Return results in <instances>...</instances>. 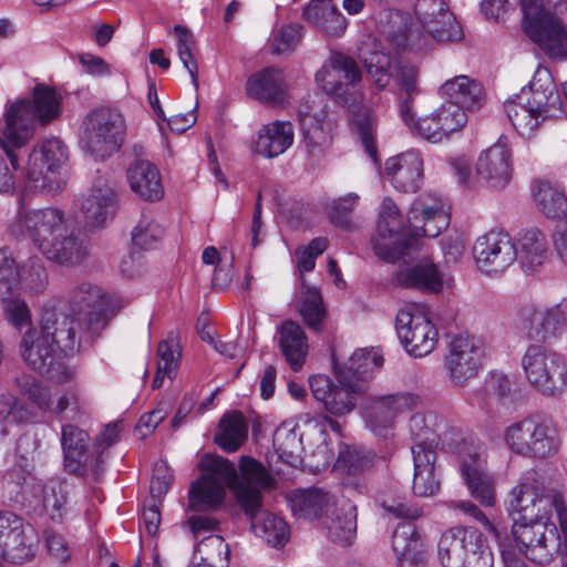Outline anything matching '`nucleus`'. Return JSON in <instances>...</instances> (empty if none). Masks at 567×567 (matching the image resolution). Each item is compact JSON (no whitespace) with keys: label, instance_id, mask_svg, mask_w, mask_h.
Wrapping results in <instances>:
<instances>
[{"label":"nucleus","instance_id":"58836bf2","mask_svg":"<svg viewBox=\"0 0 567 567\" xmlns=\"http://www.w3.org/2000/svg\"><path fill=\"white\" fill-rule=\"evenodd\" d=\"M284 75L280 69L267 66L251 74L245 86L248 97L276 106L284 101Z\"/></svg>","mask_w":567,"mask_h":567},{"label":"nucleus","instance_id":"0e129e2a","mask_svg":"<svg viewBox=\"0 0 567 567\" xmlns=\"http://www.w3.org/2000/svg\"><path fill=\"white\" fill-rule=\"evenodd\" d=\"M328 248L326 238L312 239L307 246L299 247L295 252L293 261L299 271V284L305 279V274L311 271L316 266V258Z\"/></svg>","mask_w":567,"mask_h":567},{"label":"nucleus","instance_id":"7c9ffc66","mask_svg":"<svg viewBox=\"0 0 567 567\" xmlns=\"http://www.w3.org/2000/svg\"><path fill=\"white\" fill-rule=\"evenodd\" d=\"M511 495L565 496L567 495V473L551 466L529 468L522 473Z\"/></svg>","mask_w":567,"mask_h":567},{"label":"nucleus","instance_id":"c85d7f7f","mask_svg":"<svg viewBox=\"0 0 567 567\" xmlns=\"http://www.w3.org/2000/svg\"><path fill=\"white\" fill-rule=\"evenodd\" d=\"M421 404L419 394L411 391H400L374 399L372 405L364 412L367 426L378 436H382L394 424L395 419Z\"/></svg>","mask_w":567,"mask_h":567},{"label":"nucleus","instance_id":"69168bd1","mask_svg":"<svg viewBox=\"0 0 567 567\" xmlns=\"http://www.w3.org/2000/svg\"><path fill=\"white\" fill-rule=\"evenodd\" d=\"M332 460V456L328 454L327 444H321L318 446L315 454L309 457H302L299 454H296L293 451H286V465L298 468L300 467L302 471L309 472H319L322 468L327 467Z\"/></svg>","mask_w":567,"mask_h":567},{"label":"nucleus","instance_id":"5701e85b","mask_svg":"<svg viewBox=\"0 0 567 567\" xmlns=\"http://www.w3.org/2000/svg\"><path fill=\"white\" fill-rule=\"evenodd\" d=\"M460 473L472 496H495L496 481L486 470V446L477 439L463 440L458 445Z\"/></svg>","mask_w":567,"mask_h":567},{"label":"nucleus","instance_id":"b1692460","mask_svg":"<svg viewBox=\"0 0 567 567\" xmlns=\"http://www.w3.org/2000/svg\"><path fill=\"white\" fill-rule=\"evenodd\" d=\"M89 443L87 433L80 427L73 424L62 427L61 444L65 470L79 476L91 474L97 481L104 472V460L102 454H90Z\"/></svg>","mask_w":567,"mask_h":567},{"label":"nucleus","instance_id":"de8ad7c7","mask_svg":"<svg viewBox=\"0 0 567 567\" xmlns=\"http://www.w3.org/2000/svg\"><path fill=\"white\" fill-rule=\"evenodd\" d=\"M411 97H406L400 105V116L413 134L431 143H440L446 140L434 113L415 118Z\"/></svg>","mask_w":567,"mask_h":567},{"label":"nucleus","instance_id":"ea45409f","mask_svg":"<svg viewBox=\"0 0 567 567\" xmlns=\"http://www.w3.org/2000/svg\"><path fill=\"white\" fill-rule=\"evenodd\" d=\"M292 306L310 330L315 332L324 330L328 312L317 287L308 285L306 279H302Z\"/></svg>","mask_w":567,"mask_h":567},{"label":"nucleus","instance_id":"3c124183","mask_svg":"<svg viewBox=\"0 0 567 567\" xmlns=\"http://www.w3.org/2000/svg\"><path fill=\"white\" fill-rule=\"evenodd\" d=\"M420 536L412 524H400L392 535V549L396 558L417 563L422 558Z\"/></svg>","mask_w":567,"mask_h":567},{"label":"nucleus","instance_id":"338daca9","mask_svg":"<svg viewBox=\"0 0 567 567\" xmlns=\"http://www.w3.org/2000/svg\"><path fill=\"white\" fill-rule=\"evenodd\" d=\"M380 506L395 518L416 519L423 515V507L413 498H382Z\"/></svg>","mask_w":567,"mask_h":567},{"label":"nucleus","instance_id":"a211bd4d","mask_svg":"<svg viewBox=\"0 0 567 567\" xmlns=\"http://www.w3.org/2000/svg\"><path fill=\"white\" fill-rule=\"evenodd\" d=\"M39 534L24 519L10 511H0V566L20 564L35 555Z\"/></svg>","mask_w":567,"mask_h":567},{"label":"nucleus","instance_id":"39448f33","mask_svg":"<svg viewBox=\"0 0 567 567\" xmlns=\"http://www.w3.org/2000/svg\"><path fill=\"white\" fill-rule=\"evenodd\" d=\"M199 467L203 475L193 482L188 496H225L226 488L235 496H260L275 485L268 470L250 456L240 457L239 472L229 460L214 454H206Z\"/></svg>","mask_w":567,"mask_h":567},{"label":"nucleus","instance_id":"8fccbe9b","mask_svg":"<svg viewBox=\"0 0 567 567\" xmlns=\"http://www.w3.org/2000/svg\"><path fill=\"white\" fill-rule=\"evenodd\" d=\"M382 365L383 357L381 353L375 350L360 349L351 355L343 368L336 367V372L350 375L352 380H358L363 384V381L371 378Z\"/></svg>","mask_w":567,"mask_h":567},{"label":"nucleus","instance_id":"bf43d9fd","mask_svg":"<svg viewBox=\"0 0 567 567\" xmlns=\"http://www.w3.org/2000/svg\"><path fill=\"white\" fill-rule=\"evenodd\" d=\"M28 416L27 408L14 395L0 394V439L9 434L10 424L23 422Z\"/></svg>","mask_w":567,"mask_h":567},{"label":"nucleus","instance_id":"9b49d317","mask_svg":"<svg viewBox=\"0 0 567 567\" xmlns=\"http://www.w3.org/2000/svg\"><path fill=\"white\" fill-rule=\"evenodd\" d=\"M524 375L534 391L560 399L567 390V358L539 343H530L520 360Z\"/></svg>","mask_w":567,"mask_h":567},{"label":"nucleus","instance_id":"09e8293b","mask_svg":"<svg viewBox=\"0 0 567 567\" xmlns=\"http://www.w3.org/2000/svg\"><path fill=\"white\" fill-rule=\"evenodd\" d=\"M248 426L241 413L225 414L219 421L215 442L227 453L236 452L247 439Z\"/></svg>","mask_w":567,"mask_h":567},{"label":"nucleus","instance_id":"412c9836","mask_svg":"<svg viewBox=\"0 0 567 567\" xmlns=\"http://www.w3.org/2000/svg\"><path fill=\"white\" fill-rule=\"evenodd\" d=\"M337 373L334 383L327 375H315L309 384L315 399L322 403L324 410L334 416H343L351 413L357 406V400L364 391V385L352 380L350 375Z\"/></svg>","mask_w":567,"mask_h":567},{"label":"nucleus","instance_id":"e2e57ef3","mask_svg":"<svg viewBox=\"0 0 567 567\" xmlns=\"http://www.w3.org/2000/svg\"><path fill=\"white\" fill-rule=\"evenodd\" d=\"M164 228L155 221L151 214H143L138 224L132 231V241L135 246L150 249L162 238Z\"/></svg>","mask_w":567,"mask_h":567},{"label":"nucleus","instance_id":"052dcab7","mask_svg":"<svg viewBox=\"0 0 567 567\" xmlns=\"http://www.w3.org/2000/svg\"><path fill=\"white\" fill-rule=\"evenodd\" d=\"M31 515L35 518L61 523L69 513L66 498H29Z\"/></svg>","mask_w":567,"mask_h":567},{"label":"nucleus","instance_id":"4d7b16f0","mask_svg":"<svg viewBox=\"0 0 567 567\" xmlns=\"http://www.w3.org/2000/svg\"><path fill=\"white\" fill-rule=\"evenodd\" d=\"M378 460L371 451H361L357 447L344 445L339 451L336 468L349 474L363 472L372 467Z\"/></svg>","mask_w":567,"mask_h":567},{"label":"nucleus","instance_id":"473e14b6","mask_svg":"<svg viewBox=\"0 0 567 567\" xmlns=\"http://www.w3.org/2000/svg\"><path fill=\"white\" fill-rule=\"evenodd\" d=\"M384 176L398 190L416 192L423 182V157L416 150H409L390 157L384 164Z\"/></svg>","mask_w":567,"mask_h":567},{"label":"nucleus","instance_id":"c9c22d12","mask_svg":"<svg viewBox=\"0 0 567 567\" xmlns=\"http://www.w3.org/2000/svg\"><path fill=\"white\" fill-rule=\"evenodd\" d=\"M240 509L251 520V529L269 546L279 547L284 537V519L261 511V498H236Z\"/></svg>","mask_w":567,"mask_h":567},{"label":"nucleus","instance_id":"c03bdc74","mask_svg":"<svg viewBox=\"0 0 567 567\" xmlns=\"http://www.w3.org/2000/svg\"><path fill=\"white\" fill-rule=\"evenodd\" d=\"M132 190L145 200H158L164 190L157 168L148 161H135L127 169Z\"/></svg>","mask_w":567,"mask_h":567},{"label":"nucleus","instance_id":"7ed1b4c3","mask_svg":"<svg viewBox=\"0 0 567 567\" xmlns=\"http://www.w3.org/2000/svg\"><path fill=\"white\" fill-rule=\"evenodd\" d=\"M9 229L17 237H29L49 260L61 265L76 264L86 254L72 223L56 207L30 209L20 205Z\"/></svg>","mask_w":567,"mask_h":567},{"label":"nucleus","instance_id":"a878e982","mask_svg":"<svg viewBox=\"0 0 567 567\" xmlns=\"http://www.w3.org/2000/svg\"><path fill=\"white\" fill-rule=\"evenodd\" d=\"M484 343L474 336H458L450 343L445 359L449 377L454 385L464 386L482 368Z\"/></svg>","mask_w":567,"mask_h":567},{"label":"nucleus","instance_id":"20e7f679","mask_svg":"<svg viewBox=\"0 0 567 567\" xmlns=\"http://www.w3.org/2000/svg\"><path fill=\"white\" fill-rule=\"evenodd\" d=\"M386 18L390 27L383 32L396 52L410 44L422 49L429 39L447 42L463 38L462 28L444 0H416L409 25L401 11H389Z\"/></svg>","mask_w":567,"mask_h":567},{"label":"nucleus","instance_id":"a18cd8bd","mask_svg":"<svg viewBox=\"0 0 567 567\" xmlns=\"http://www.w3.org/2000/svg\"><path fill=\"white\" fill-rule=\"evenodd\" d=\"M533 196L538 212L548 219L558 220L567 217V198L553 183L544 179L536 181Z\"/></svg>","mask_w":567,"mask_h":567},{"label":"nucleus","instance_id":"79ce46f5","mask_svg":"<svg viewBox=\"0 0 567 567\" xmlns=\"http://www.w3.org/2000/svg\"><path fill=\"white\" fill-rule=\"evenodd\" d=\"M302 17L330 37H341L348 27V19L332 0L310 1L305 7Z\"/></svg>","mask_w":567,"mask_h":567},{"label":"nucleus","instance_id":"c756f323","mask_svg":"<svg viewBox=\"0 0 567 567\" xmlns=\"http://www.w3.org/2000/svg\"><path fill=\"white\" fill-rule=\"evenodd\" d=\"M519 99L533 105L536 114L543 121L559 118L566 111L565 102L561 100L557 85L546 70L538 71L528 87L520 90Z\"/></svg>","mask_w":567,"mask_h":567},{"label":"nucleus","instance_id":"2eb2a0df","mask_svg":"<svg viewBox=\"0 0 567 567\" xmlns=\"http://www.w3.org/2000/svg\"><path fill=\"white\" fill-rule=\"evenodd\" d=\"M516 329L528 340L550 342L567 331V297L551 305L529 303L517 311Z\"/></svg>","mask_w":567,"mask_h":567},{"label":"nucleus","instance_id":"1a4fd4ad","mask_svg":"<svg viewBox=\"0 0 567 567\" xmlns=\"http://www.w3.org/2000/svg\"><path fill=\"white\" fill-rule=\"evenodd\" d=\"M503 437L513 454L530 460L554 457L563 445L559 425L551 417L537 414L508 425Z\"/></svg>","mask_w":567,"mask_h":567},{"label":"nucleus","instance_id":"4468645a","mask_svg":"<svg viewBox=\"0 0 567 567\" xmlns=\"http://www.w3.org/2000/svg\"><path fill=\"white\" fill-rule=\"evenodd\" d=\"M124 132L125 121L117 110L95 109L83 122L80 144L86 153L104 159L121 147Z\"/></svg>","mask_w":567,"mask_h":567},{"label":"nucleus","instance_id":"ddd939ff","mask_svg":"<svg viewBox=\"0 0 567 567\" xmlns=\"http://www.w3.org/2000/svg\"><path fill=\"white\" fill-rule=\"evenodd\" d=\"M437 557L443 567H493V554L475 528L454 526L442 533Z\"/></svg>","mask_w":567,"mask_h":567},{"label":"nucleus","instance_id":"37998d69","mask_svg":"<svg viewBox=\"0 0 567 567\" xmlns=\"http://www.w3.org/2000/svg\"><path fill=\"white\" fill-rule=\"evenodd\" d=\"M224 505V498H188L186 523L195 537L213 533L219 520L214 514Z\"/></svg>","mask_w":567,"mask_h":567},{"label":"nucleus","instance_id":"2f4dec72","mask_svg":"<svg viewBox=\"0 0 567 567\" xmlns=\"http://www.w3.org/2000/svg\"><path fill=\"white\" fill-rule=\"evenodd\" d=\"M512 151L507 140L501 137L495 144L481 153L476 163L480 181L491 188H504L512 178Z\"/></svg>","mask_w":567,"mask_h":567},{"label":"nucleus","instance_id":"5fc2aeb1","mask_svg":"<svg viewBox=\"0 0 567 567\" xmlns=\"http://www.w3.org/2000/svg\"><path fill=\"white\" fill-rule=\"evenodd\" d=\"M254 151L268 158L284 153V122L275 121L259 131Z\"/></svg>","mask_w":567,"mask_h":567},{"label":"nucleus","instance_id":"49530a36","mask_svg":"<svg viewBox=\"0 0 567 567\" xmlns=\"http://www.w3.org/2000/svg\"><path fill=\"white\" fill-rule=\"evenodd\" d=\"M504 110L516 132L525 137H530L544 122L533 105L519 99V93L505 102Z\"/></svg>","mask_w":567,"mask_h":567},{"label":"nucleus","instance_id":"a19ab883","mask_svg":"<svg viewBox=\"0 0 567 567\" xmlns=\"http://www.w3.org/2000/svg\"><path fill=\"white\" fill-rule=\"evenodd\" d=\"M440 94L447 102L460 105L464 112L481 109L485 101L482 84L467 75H457L445 81L440 87Z\"/></svg>","mask_w":567,"mask_h":567},{"label":"nucleus","instance_id":"f03ea898","mask_svg":"<svg viewBox=\"0 0 567 567\" xmlns=\"http://www.w3.org/2000/svg\"><path fill=\"white\" fill-rule=\"evenodd\" d=\"M362 81L363 72L359 62L341 51H332L316 72L318 86L351 114L352 127L364 152L379 168L380 162L374 141L375 120L371 109L363 102Z\"/></svg>","mask_w":567,"mask_h":567},{"label":"nucleus","instance_id":"f8f14e48","mask_svg":"<svg viewBox=\"0 0 567 567\" xmlns=\"http://www.w3.org/2000/svg\"><path fill=\"white\" fill-rule=\"evenodd\" d=\"M70 308L74 316L72 319L78 329V338L90 347L101 332L106 328L113 315L110 298L103 290L92 284L83 282L76 286L70 293Z\"/></svg>","mask_w":567,"mask_h":567},{"label":"nucleus","instance_id":"72a5a7b5","mask_svg":"<svg viewBox=\"0 0 567 567\" xmlns=\"http://www.w3.org/2000/svg\"><path fill=\"white\" fill-rule=\"evenodd\" d=\"M398 285L424 292H440L449 284L446 274L429 259L400 266L395 272Z\"/></svg>","mask_w":567,"mask_h":567},{"label":"nucleus","instance_id":"393cba45","mask_svg":"<svg viewBox=\"0 0 567 567\" xmlns=\"http://www.w3.org/2000/svg\"><path fill=\"white\" fill-rule=\"evenodd\" d=\"M411 238L437 237L450 224L449 207L434 194H423L414 200L408 213Z\"/></svg>","mask_w":567,"mask_h":567},{"label":"nucleus","instance_id":"603ef678","mask_svg":"<svg viewBox=\"0 0 567 567\" xmlns=\"http://www.w3.org/2000/svg\"><path fill=\"white\" fill-rule=\"evenodd\" d=\"M195 559H200L210 567H228L229 547L225 539L215 534L204 536L195 546Z\"/></svg>","mask_w":567,"mask_h":567},{"label":"nucleus","instance_id":"f704fd0d","mask_svg":"<svg viewBox=\"0 0 567 567\" xmlns=\"http://www.w3.org/2000/svg\"><path fill=\"white\" fill-rule=\"evenodd\" d=\"M14 383L21 394L41 411L61 414L68 408L75 405L78 401L75 393L71 390L55 393L56 401H53L50 390L31 374H20L16 378Z\"/></svg>","mask_w":567,"mask_h":567},{"label":"nucleus","instance_id":"f257e3e1","mask_svg":"<svg viewBox=\"0 0 567 567\" xmlns=\"http://www.w3.org/2000/svg\"><path fill=\"white\" fill-rule=\"evenodd\" d=\"M78 326L66 313L44 309L40 327H29L21 336L19 352L22 360L30 369L54 382L72 380L74 373L62 361L61 352L68 354L86 348L78 338Z\"/></svg>","mask_w":567,"mask_h":567},{"label":"nucleus","instance_id":"cd10ccee","mask_svg":"<svg viewBox=\"0 0 567 567\" xmlns=\"http://www.w3.org/2000/svg\"><path fill=\"white\" fill-rule=\"evenodd\" d=\"M296 113L308 152L316 155L328 147L332 142L334 125L327 106L306 99L298 103Z\"/></svg>","mask_w":567,"mask_h":567},{"label":"nucleus","instance_id":"6e6552de","mask_svg":"<svg viewBox=\"0 0 567 567\" xmlns=\"http://www.w3.org/2000/svg\"><path fill=\"white\" fill-rule=\"evenodd\" d=\"M61 114V95L43 84L33 90L32 100H19L6 111L3 135L16 146H24L33 136L37 123L45 125Z\"/></svg>","mask_w":567,"mask_h":567},{"label":"nucleus","instance_id":"864d4df0","mask_svg":"<svg viewBox=\"0 0 567 567\" xmlns=\"http://www.w3.org/2000/svg\"><path fill=\"white\" fill-rule=\"evenodd\" d=\"M309 351L308 338L299 323L286 320V362L293 371L305 364Z\"/></svg>","mask_w":567,"mask_h":567},{"label":"nucleus","instance_id":"dca6fc26","mask_svg":"<svg viewBox=\"0 0 567 567\" xmlns=\"http://www.w3.org/2000/svg\"><path fill=\"white\" fill-rule=\"evenodd\" d=\"M359 58L372 83L379 89L388 87L392 80L400 90L412 97L419 93V70L415 65L401 64L390 54L383 44L373 42L370 51L360 50Z\"/></svg>","mask_w":567,"mask_h":567},{"label":"nucleus","instance_id":"9d476101","mask_svg":"<svg viewBox=\"0 0 567 567\" xmlns=\"http://www.w3.org/2000/svg\"><path fill=\"white\" fill-rule=\"evenodd\" d=\"M536 498H514L511 503L514 519L513 534L530 561L548 564L559 546V535L554 524L534 519Z\"/></svg>","mask_w":567,"mask_h":567},{"label":"nucleus","instance_id":"4c0bfd02","mask_svg":"<svg viewBox=\"0 0 567 567\" xmlns=\"http://www.w3.org/2000/svg\"><path fill=\"white\" fill-rule=\"evenodd\" d=\"M517 261L525 272H532L544 265L548 257L546 235L537 227L520 230L515 239Z\"/></svg>","mask_w":567,"mask_h":567},{"label":"nucleus","instance_id":"680f3d73","mask_svg":"<svg viewBox=\"0 0 567 567\" xmlns=\"http://www.w3.org/2000/svg\"><path fill=\"white\" fill-rule=\"evenodd\" d=\"M433 113L446 140H449L453 133L460 132L467 122V116L465 112L461 110L460 105L447 101L442 103Z\"/></svg>","mask_w":567,"mask_h":567},{"label":"nucleus","instance_id":"e433bc0d","mask_svg":"<svg viewBox=\"0 0 567 567\" xmlns=\"http://www.w3.org/2000/svg\"><path fill=\"white\" fill-rule=\"evenodd\" d=\"M80 209L86 227H104L115 215V193L105 185L94 186L82 198Z\"/></svg>","mask_w":567,"mask_h":567},{"label":"nucleus","instance_id":"aec40b11","mask_svg":"<svg viewBox=\"0 0 567 567\" xmlns=\"http://www.w3.org/2000/svg\"><path fill=\"white\" fill-rule=\"evenodd\" d=\"M38 447V443L32 435L23 434L17 442V453L23 464L14 466L3 476V486L9 494L31 496H56L64 494L63 484L59 480H50L45 484L37 481L28 471V456Z\"/></svg>","mask_w":567,"mask_h":567},{"label":"nucleus","instance_id":"0eeeda50","mask_svg":"<svg viewBox=\"0 0 567 567\" xmlns=\"http://www.w3.org/2000/svg\"><path fill=\"white\" fill-rule=\"evenodd\" d=\"M295 517L319 520L326 538L339 547L357 539V506L350 498H289Z\"/></svg>","mask_w":567,"mask_h":567},{"label":"nucleus","instance_id":"423d86ee","mask_svg":"<svg viewBox=\"0 0 567 567\" xmlns=\"http://www.w3.org/2000/svg\"><path fill=\"white\" fill-rule=\"evenodd\" d=\"M526 35L553 61L567 59V0H517Z\"/></svg>","mask_w":567,"mask_h":567},{"label":"nucleus","instance_id":"13d9d810","mask_svg":"<svg viewBox=\"0 0 567 567\" xmlns=\"http://www.w3.org/2000/svg\"><path fill=\"white\" fill-rule=\"evenodd\" d=\"M19 286L32 293H41L48 285L47 270L40 257H31L23 266L18 267Z\"/></svg>","mask_w":567,"mask_h":567},{"label":"nucleus","instance_id":"6e6d98bb","mask_svg":"<svg viewBox=\"0 0 567 567\" xmlns=\"http://www.w3.org/2000/svg\"><path fill=\"white\" fill-rule=\"evenodd\" d=\"M174 33L177 35V53L181 62L184 68L188 71L192 83L194 87L197 90L198 84V65L194 59V53L196 51V41L188 28L182 24H176L173 28Z\"/></svg>","mask_w":567,"mask_h":567},{"label":"nucleus","instance_id":"6ab92c4d","mask_svg":"<svg viewBox=\"0 0 567 567\" xmlns=\"http://www.w3.org/2000/svg\"><path fill=\"white\" fill-rule=\"evenodd\" d=\"M66 159L68 150L60 138L41 141L29 156L28 187L52 194L59 192L61 184L55 174Z\"/></svg>","mask_w":567,"mask_h":567},{"label":"nucleus","instance_id":"f3484780","mask_svg":"<svg viewBox=\"0 0 567 567\" xmlns=\"http://www.w3.org/2000/svg\"><path fill=\"white\" fill-rule=\"evenodd\" d=\"M410 234L396 204L385 197L380 207L377 236L373 239L377 256L388 262L402 259L409 255L410 249L416 248V240Z\"/></svg>","mask_w":567,"mask_h":567},{"label":"nucleus","instance_id":"4be33fe9","mask_svg":"<svg viewBox=\"0 0 567 567\" xmlns=\"http://www.w3.org/2000/svg\"><path fill=\"white\" fill-rule=\"evenodd\" d=\"M395 330L408 353L415 358L435 349L437 331L419 306H409L396 313Z\"/></svg>","mask_w":567,"mask_h":567},{"label":"nucleus","instance_id":"bb28decb","mask_svg":"<svg viewBox=\"0 0 567 567\" xmlns=\"http://www.w3.org/2000/svg\"><path fill=\"white\" fill-rule=\"evenodd\" d=\"M473 256L481 271L501 274L516 261V244L509 234L492 230L476 239Z\"/></svg>","mask_w":567,"mask_h":567},{"label":"nucleus","instance_id":"774afa93","mask_svg":"<svg viewBox=\"0 0 567 567\" xmlns=\"http://www.w3.org/2000/svg\"><path fill=\"white\" fill-rule=\"evenodd\" d=\"M44 543L50 559L61 566L69 564L72 557V549L66 537L55 530H47Z\"/></svg>","mask_w":567,"mask_h":567}]
</instances>
